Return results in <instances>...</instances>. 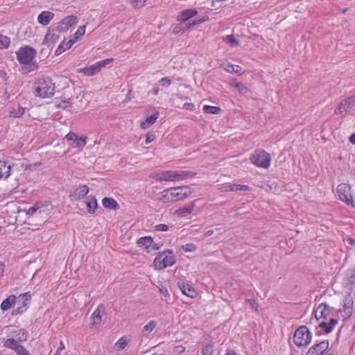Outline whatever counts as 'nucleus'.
Instances as JSON below:
<instances>
[{
    "instance_id": "nucleus-1",
    "label": "nucleus",
    "mask_w": 355,
    "mask_h": 355,
    "mask_svg": "<svg viewBox=\"0 0 355 355\" xmlns=\"http://www.w3.org/2000/svg\"><path fill=\"white\" fill-rule=\"evenodd\" d=\"M17 59L21 64L25 65L22 71L25 73L33 71L37 69L36 62H33L36 55V51L33 47L26 46L21 47L17 52Z\"/></svg>"
},
{
    "instance_id": "nucleus-2",
    "label": "nucleus",
    "mask_w": 355,
    "mask_h": 355,
    "mask_svg": "<svg viewBox=\"0 0 355 355\" xmlns=\"http://www.w3.org/2000/svg\"><path fill=\"white\" fill-rule=\"evenodd\" d=\"M35 96L46 98H51L55 94V84L49 77L39 78L33 86Z\"/></svg>"
},
{
    "instance_id": "nucleus-3",
    "label": "nucleus",
    "mask_w": 355,
    "mask_h": 355,
    "mask_svg": "<svg viewBox=\"0 0 355 355\" xmlns=\"http://www.w3.org/2000/svg\"><path fill=\"white\" fill-rule=\"evenodd\" d=\"M196 173L190 171H164L157 173L153 178L157 181H178L192 178Z\"/></svg>"
},
{
    "instance_id": "nucleus-4",
    "label": "nucleus",
    "mask_w": 355,
    "mask_h": 355,
    "mask_svg": "<svg viewBox=\"0 0 355 355\" xmlns=\"http://www.w3.org/2000/svg\"><path fill=\"white\" fill-rule=\"evenodd\" d=\"M175 263V258L171 250L159 252L154 259L153 264L156 269L162 270L172 266Z\"/></svg>"
},
{
    "instance_id": "nucleus-5",
    "label": "nucleus",
    "mask_w": 355,
    "mask_h": 355,
    "mask_svg": "<svg viewBox=\"0 0 355 355\" xmlns=\"http://www.w3.org/2000/svg\"><path fill=\"white\" fill-rule=\"evenodd\" d=\"M311 340L312 334L305 325L299 327L294 333L293 343L298 347H307Z\"/></svg>"
},
{
    "instance_id": "nucleus-6",
    "label": "nucleus",
    "mask_w": 355,
    "mask_h": 355,
    "mask_svg": "<svg viewBox=\"0 0 355 355\" xmlns=\"http://www.w3.org/2000/svg\"><path fill=\"white\" fill-rule=\"evenodd\" d=\"M250 160L258 167L268 168L270 165L271 157L270 154L264 150L257 149L251 155Z\"/></svg>"
},
{
    "instance_id": "nucleus-7",
    "label": "nucleus",
    "mask_w": 355,
    "mask_h": 355,
    "mask_svg": "<svg viewBox=\"0 0 355 355\" xmlns=\"http://www.w3.org/2000/svg\"><path fill=\"white\" fill-rule=\"evenodd\" d=\"M51 205L49 201H37L32 207H31L26 213L27 215L33 216L37 214L44 218H47L51 213Z\"/></svg>"
},
{
    "instance_id": "nucleus-8",
    "label": "nucleus",
    "mask_w": 355,
    "mask_h": 355,
    "mask_svg": "<svg viewBox=\"0 0 355 355\" xmlns=\"http://www.w3.org/2000/svg\"><path fill=\"white\" fill-rule=\"evenodd\" d=\"M339 199L352 207H355L353 197L351 193V187L345 183H341L338 185L336 189Z\"/></svg>"
},
{
    "instance_id": "nucleus-9",
    "label": "nucleus",
    "mask_w": 355,
    "mask_h": 355,
    "mask_svg": "<svg viewBox=\"0 0 355 355\" xmlns=\"http://www.w3.org/2000/svg\"><path fill=\"white\" fill-rule=\"evenodd\" d=\"M355 106V94L343 99L335 108L334 113L341 116H345L346 114Z\"/></svg>"
},
{
    "instance_id": "nucleus-10",
    "label": "nucleus",
    "mask_w": 355,
    "mask_h": 355,
    "mask_svg": "<svg viewBox=\"0 0 355 355\" xmlns=\"http://www.w3.org/2000/svg\"><path fill=\"white\" fill-rule=\"evenodd\" d=\"M78 23V18L76 15H69L62 19V20L58 23L56 31L59 32H64L69 30L73 26H75Z\"/></svg>"
},
{
    "instance_id": "nucleus-11",
    "label": "nucleus",
    "mask_w": 355,
    "mask_h": 355,
    "mask_svg": "<svg viewBox=\"0 0 355 355\" xmlns=\"http://www.w3.org/2000/svg\"><path fill=\"white\" fill-rule=\"evenodd\" d=\"M169 189L171 193L173 202L184 199L187 198L189 196H190L191 193V191H187L188 189L187 186L171 187Z\"/></svg>"
},
{
    "instance_id": "nucleus-12",
    "label": "nucleus",
    "mask_w": 355,
    "mask_h": 355,
    "mask_svg": "<svg viewBox=\"0 0 355 355\" xmlns=\"http://www.w3.org/2000/svg\"><path fill=\"white\" fill-rule=\"evenodd\" d=\"M353 297L350 293L347 294L343 300V309L340 311L344 313L343 318L345 320L349 318L353 312Z\"/></svg>"
},
{
    "instance_id": "nucleus-13",
    "label": "nucleus",
    "mask_w": 355,
    "mask_h": 355,
    "mask_svg": "<svg viewBox=\"0 0 355 355\" xmlns=\"http://www.w3.org/2000/svg\"><path fill=\"white\" fill-rule=\"evenodd\" d=\"M331 307L325 302H322L313 311L316 320L326 319L330 314Z\"/></svg>"
},
{
    "instance_id": "nucleus-14",
    "label": "nucleus",
    "mask_w": 355,
    "mask_h": 355,
    "mask_svg": "<svg viewBox=\"0 0 355 355\" xmlns=\"http://www.w3.org/2000/svg\"><path fill=\"white\" fill-rule=\"evenodd\" d=\"M329 347V341L323 340L313 345L308 350L306 355H322Z\"/></svg>"
},
{
    "instance_id": "nucleus-15",
    "label": "nucleus",
    "mask_w": 355,
    "mask_h": 355,
    "mask_svg": "<svg viewBox=\"0 0 355 355\" xmlns=\"http://www.w3.org/2000/svg\"><path fill=\"white\" fill-rule=\"evenodd\" d=\"M178 286L181 292L186 296L190 298H195L196 297L197 292L190 284L180 282L178 283Z\"/></svg>"
},
{
    "instance_id": "nucleus-16",
    "label": "nucleus",
    "mask_w": 355,
    "mask_h": 355,
    "mask_svg": "<svg viewBox=\"0 0 355 355\" xmlns=\"http://www.w3.org/2000/svg\"><path fill=\"white\" fill-rule=\"evenodd\" d=\"M344 286L352 291L355 284V268L349 269L346 272L343 282Z\"/></svg>"
},
{
    "instance_id": "nucleus-17",
    "label": "nucleus",
    "mask_w": 355,
    "mask_h": 355,
    "mask_svg": "<svg viewBox=\"0 0 355 355\" xmlns=\"http://www.w3.org/2000/svg\"><path fill=\"white\" fill-rule=\"evenodd\" d=\"M77 41L76 38H70L69 41L67 42L66 39H64L63 41L59 44L57 47L55 55H59L64 52L66 50L70 49L71 46Z\"/></svg>"
},
{
    "instance_id": "nucleus-18",
    "label": "nucleus",
    "mask_w": 355,
    "mask_h": 355,
    "mask_svg": "<svg viewBox=\"0 0 355 355\" xmlns=\"http://www.w3.org/2000/svg\"><path fill=\"white\" fill-rule=\"evenodd\" d=\"M3 347L10 349L17 354L24 347L19 342L14 338H8L3 342Z\"/></svg>"
},
{
    "instance_id": "nucleus-19",
    "label": "nucleus",
    "mask_w": 355,
    "mask_h": 355,
    "mask_svg": "<svg viewBox=\"0 0 355 355\" xmlns=\"http://www.w3.org/2000/svg\"><path fill=\"white\" fill-rule=\"evenodd\" d=\"M88 192L89 187L87 185H79L75 189L72 196L76 200H80L84 198L87 195Z\"/></svg>"
},
{
    "instance_id": "nucleus-20",
    "label": "nucleus",
    "mask_w": 355,
    "mask_h": 355,
    "mask_svg": "<svg viewBox=\"0 0 355 355\" xmlns=\"http://www.w3.org/2000/svg\"><path fill=\"white\" fill-rule=\"evenodd\" d=\"M54 13L50 11H42L40 14H39L37 17V21L43 25H48L50 21L53 19Z\"/></svg>"
},
{
    "instance_id": "nucleus-21",
    "label": "nucleus",
    "mask_w": 355,
    "mask_h": 355,
    "mask_svg": "<svg viewBox=\"0 0 355 355\" xmlns=\"http://www.w3.org/2000/svg\"><path fill=\"white\" fill-rule=\"evenodd\" d=\"M197 15V10L195 9H186L181 11L177 17V20L180 22H186L187 20Z\"/></svg>"
},
{
    "instance_id": "nucleus-22",
    "label": "nucleus",
    "mask_w": 355,
    "mask_h": 355,
    "mask_svg": "<svg viewBox=\"0 0 355 355\" xmlns=\"http://www.w3.org/2000/svg\"><path fill=\"white\" fill-rule=\"evenodd\" d=\"M105 312V307L103 305L100 304L97 306L95 311L91 315V319L92 320V324H99L101 322V313Z\"/></svg>"
},
{
    "instance_id": "nucleus-23",
    "label": "nucleus",
    "mask_w": 355,
    "mask_h": 355,
    "mask_svg": "<svg viewBox=\"0 0 355 355\" xmlns=\"http://www.w3.org/2000/svg\"><path fill=\"white\" fill-rule=\"evenodd\" d=\"M153 239L151 236H143L138 239L137 244L139 247H144L147 252H150Z\"/></svg>"
},
{
    "instance_id": "nucleus-24",
    "label": "nucleus",
    "mask_w": 355,
    "mask_h": 355,
    "mask_svg": "<svg viewBox=\"0 0 355 355\" xmlns=\"http://www.w3.org/2000/svg\"><path fill=\"white\" fill-rule=\"evenodd\" d=\"M85 203L87 205V212L92 214H94L98 207L97 201L95 197L93 196H89L86 198Z\"/></svg>"
},
{
    "instance_id": "nucleus-25",
    "label": "nucleus",
    "mask_w": 355,
    "mask_h": 355,
    "mask_svg": "<svg viewBox=\"0 0 355 355\" xmlns=\"http://www.w3.org/2000/svg\"><path fill=\"white\" fill-rule=\"evenodd\" d=\"M11 166L6 162L0 160V179H6L10 175Z\"/></svg>"
},
{
    "instance_id": "nucleus-26",
    "label": "nucleus",
    "mask_w": 355,
    "mask_h": 355,
    "mask_svg": "<svg viewBox=\"0 0 355 355\" xmlns=\"http://www.w3.org/2000/svg\"><path fill=\"white\" fill-rule=\"evenodd\" d=\"M222 67L223 69L227 72L230 73H235L238 76L241 75L244 72L241 67L239 65L232 64L230 62L226 65L223 64Z\"/></svg>"
},
{
    "instance_id": "nucleus-27",
    "label": "nucleus",
    "mask_w": 355,
    "mask_h": 355,
    "mask_svg": "<svg viewBox=\"0 0 355 355\" xmlns=\"http://www.w3.org/2000/svg\"><path fill=\"white\" fill-rule=\"evenodd\" d=\"M195 201L191 202L187 206L182 207L175 211V214L179 216H185L191 214L195 207Z\"/></svg>"
},
{
    "instance_id": "nucleus-28",
    "label": "nucleus",
    "mask_w": 355,
    "mask_h": 355,
    "mask_svg": "<svg viewBox=\"0 0 355 355\" xmlns=\"http://www.w3.org/2000/svg\"><path fill=\"white\" fill-rule=\"evenodd\" d=\"M78 72L83 73L85 76H94V75L98 73L99 72V70H98L97 66L96 65V63H94L92 65L87 66L84 68L80 69L78 70Z\"/></svg>"
},
{
    "instance_id": "nucleus-29",
    "label": "nucleus",
    "mask_w": 355,
    "mask_h": 355,
    "mask_svg": "<svg viewBox=\"0 0 355 355\" xmlns=\"http://www.w3.org/2000/svg\"><path fill=\"white\" fill-rule=\"evenodd\" d=\"M16 302V297L14 295H10L8 296L6 299H5L1 304V309L3 311H8L11 308L12 305H14Z\"/></svg>"
},
{
    "instance_id": "nucleus-30",
    "label": "nucleus",
    "mask_w": 355,
    "mask_h": 355,
    "mask_svg": "<svg viewBox=\"0 0 355 355\" xmlns=\"http://www.w3.org/2000/svg\"><path fill=\"white\" fill-rule=\"evenodd\" d=\"M102 204L105 208L112 210H116L119 207V204L114 199L107 197L103 198Z\"/></svg>"
},
{
    "instance_id": "nucleus-31",
    "label": "nucleus",
    "mask_w": 355,
    "mask_h": 355,
    "mask_svg": "<svg viewBox=\"0 0 355 355\" xmlns=\"http://www.w3.org/2000/svg\"><path fill=\"white\" fill-rule=\"evenodd\" d=\"M159 116V112H156L153 114L147 117L144 121H142L141 123V128L144 130L148 128L150 125H152Z\"/></svg>"
},
{
    "instance_id": "nucleus-32",
    "label": "nucleus",
    "mask_w": 355,
    "mask_h": 355,
    "mask_svg": "<svg viewBox=\"0 0 355 355\" xmlns=\"http://www.w3.org/2000/svg\"><path fill=\"white\" fill-rule=\"evenodd\" d=\"M157 327V322L155 320L149 321L141 329V335L144 337H148L150 333Z\"/></svg>"
},
{
    "instance_id": "nucleus-33",
    "label": "nucleus",
    "mask_w": 355,
    "mask_h": 355,
    "mask_svg": "<svg viewBox=\"0 0 355 355\" xmlns=\"http://www.w3.org/2000/svg\"><path fill=\"white\" fill-rule=\"evenodd\" d=\"M230 191H250L251 188L248 185L233 184L228 186Z\"/></svg>"
},
{
    "instance_id": "nucleus-34",
    "label": "nucleus",
    "mask_w": 355,
    "mask_h": 355,
    "mask_svg": "<svg viewBox=\"0 0 355 355\" xmlns=\"http://www.w3.org/2000/svg\"><path fill=\"white\" fill-rule=\"evenodd\" d=\"M159 200H162L163 202L166 203L173 202L170 189H166L164 190L159 193Z\"/></svg>"
},
{
    "instance_id": "nucleus-35",
    "label": "nucleus",
    "mask_w": 355,
    "mask_h": 355,
    "mask_svg": "<svg viewBox=\"0 0 355 355\" xmlns=\"http://www.w3.org/2000/svg\"><path fill=\"white\" fill-rule=\"evenodd\" d=\"M128 340H129L127 339L126 336H122L114 344V349L116 351H120V350L125 349V347H126V345L128 344Z\"/></svg>"
},
{
    "instance_id": "nucleus-36",
    "label": "nucleus",
    "mask_w": 355,
    "mask_h": 355,
    "mask_svg": "<svg viewBox=\"0 0 355 355\" xmlns=\"http://www.w3.org/2000/svg\"><path fill=\"white\" fill-rule=\"evenodd\" d=\"M203 111L207 114H218L221 112V109L219 107L212 105H205L203 107Z\"/></svg>"
},
{
    "instance_id": "nucleus-37",
    "label": "nucleus",
    "mask_w": 355,
    "mask_h": 355,
    "mask_svg": "<svg viewBox=\"0 0 355 355\" xmlns=\"http://www.w3.org/2000/svg\"><path fill=\"white\" fill-rule=\"evenodd\" d=\"M202 355H213L214 352L213 343L209 342L205 343L202 349Z\"/></svg>"
},
{
    "instance_id": "nucleus-38",
    "label": "nucleus",
    "mask_w": 355,
    "mask_h": 355,
    "mask_svg": "<svg viewBox=\"0 0 355 355\" xmlns=\"http://www.w3.org/2000/svg\"><path fill=\"white\" fill-rule=\"evenodd\" d=\"M24 112L25 108L18 105L17 108L14 107L12 110L10 112V116L15 118H19L21 116Z\"/></svg>"
},
{
    "instance_id": "nucleus-39",
    "label": "nucleus",
    "mask_w": 355,
    "mask_h": 355,
    "mask_svg": "<svg viewBox=\"0 0 355 355\" xmlns=\"http://www.w3.org/2000/svg\"><path fill=\"white\" fill-rule=\"evenodd\" d=\"M10 43V37L0 34V49H8Z\"/></svg>"
},
{
    "instance_id": "nucleus-40",
    "label": "nucleus",
    "mask_w": 355,
    "mask_h": 355,
    "mask_svg": "<svg viewBox=\"0 0 355 355\" xmlns=\"http://www.w3.org/2000/svg\"><path fill=\"white\" fill-rule=\"evenodd\" d=\"M87 144V137L86 136H81V137H77L74 144L73 145L75 147L77 148H83Z\"/></svg>"
},
{
    "instance_id": "nucleus-41",
    "label": "nucleus",
    "mask_w": 355,
    "mask_h": 355,
    "mask_svg": "<svg viewBox=\"0 0 355 355\" xmlns=\"http://www.w3.org/2000/svg\"><path fill=\"white\" fill-rule=\"evenodd\" d=\"M159 86H162L163 87H168L171 84V80L169 77H164L162 78L157 83Z\"/></svg>"
},
{
    "instance_id": "nucleus-42",
    "label": "nucleus",
    "mask_w": 355,
    "mask_h": 355,
    "mask_svg": "<svg viewBox=\"0 0 355 355\" xmlns=\"http://www.w3.org/2000/svg\"><path fill=\"white\" fill-rule=\"evenodd\" d=\"M225 41L227 42V43H229L231 44V46H238L239 44V40H237L234 36L233 35H227L225 37Z\"/></svg>"
},
{
    "instance_id": "nucleus-43",
    "label": "nucleus",
    "mask_w": 355,
    "mask_h": 355,
    "mask_svg": "<svg viewBox=\"0 0 355 355\" xmlns=\"http://www.w3.org/2000/svg\"><path fill=\"white\" fill-rule=\"evenodd\" d=\"M113 61V59L112 58H107V59H105V60H102L101 61H98V62H95L96 63V65L97 66L99 71H101V69L105 67L107 64L111 63Z\"/></svg>"
},
{
    "instance_id": "nucleus-44",
    "label": "nucleus",
    "mask_w": 355,
    "mask_h": 355,
    "mask_svg": "<svg viewBox=\"0 0 355 355\" xmlns=\"http://www.w3.org/2000/svg\"><path fill=\"white\" fill-rule=\"evenodd\" d=\"M14 333L15 334L16 336H19L18 339L19 340H21H21H26L27 337H28V334H27V331L25 329H20L17 334V331H15Z\"/></svg>"
},
{
    "instance_id": "nucleus-45",
    "label": "nucleus",
    "mask_w": 355,
    "mask_h": 355,
    "mask_svg": "<svg viewBox=\"0 0 355 355\" xmlns=\"http://www.w3.org/2000/svg\"><path fill=\"white\" fill-rule=\"evenodd\" d=\"M31 295L30 292H26L23 294H21L18 297L19 302H22V304H24V303H26V302L31 300Z\"/></svg>"
},
{
    "instance_id": "nucleus-46",
    "label": "nucleus",
    "mask_w": 355,
    "mask_h": 355,
    "mask_svg": "<svg viewBox=\"0 0 355 355\" xmlns=\"http://www.w3.org/2000/svg\"><path fill=\"white\" fill-rule=\"evenodd\" d=\"M182 250L185 252H194L196 250V246L193 243H187L181 246Z\"/></svg>"
},
{
    "instance_id": "nucleus-47",
    "label": "nucleus",
    "mask_w": 355,
    "mask_h": 355,
    "mask_svg": "<svg viewBox=\"0 0 355 355\" xmlns=\"http://www.w3.org/2000/svg\"><path fill=\"white\" fill-rule=\"evenodd\" d=\"M26 306H27V304L24 303V304H22V306L13 309L12 312V315H17L23 313L24 311H26Z\"/></svg>"
},
{
    "instance_id": "nucleus-48",
    "label": "nucleus",
    "mask_w": 355,
    "mask_h": 355,
    "mask_svg": "<svg viewBox=\"0 0 355 355\" xmlns=\"http://www.w3.org/2000/svg\"><path fill=\"white\" fill-rule=\"evenodd\" d=\"M205 21H206V19L204 18V17L200 18V19H198V20H193L191 22H189V23L185 25L184 28L189 29L191 27H193V26L199 24H201V23L204 22Z\"/></svg>"
},
{
    "instance_id": "nucleus-49",
    "label": "nucleus",
    "mask_w": 355,
    "mask_h": 355,
    "mask_svg": "<svg viewBox=\"0 0 355 355\" xmlns=\"http://www.w3.org/2000/svg\"><path fill=\"white\" fill-rule=\"evenodd\" d=\"M236 89L243 95H245L249 92V89L243 83L236 84Z\"/></svg>"
},
{
    "instance_id": "nucleus-50",
    "label": "nucleus",
    "mask_w": 355,
    "mask_h": 355,
    "mask_svg": "<svg viewBox=\"0 0 355 355\" xmlns=\"http://www.w3.org/2000/svg\"><path fill=\"white\" fill-rule=\"evenodd\" d=\"M318 327L322 329L326 334H329L331 331V327L329 325V323L326 322L319 323Z\"/></svg>"
},
{
    "instance_id": "nucleus-51",
    "label": "nucleus",
    "mask_w": 355,
    "mask_h": 355,
    "mask_svg": "<svg viewBox=\"0 0 355 355\" xmlns=\"http://www.w3.org/2000/svg\"><path fill=\"white\" fill-rule=\"evenodd\" d=\"M85 27L84 26H80L76 32L71 36V38H76L77 40L79 37V35H83L85 33Z\"/></svg>"
},
{
    "instance_id": "nucleus-52",
    "label": "nucleus",
    "mask_w": 355,
    "mask_h": 355,
    "mask_svg": "<svg viewBox=\"0 0 355 355\" xmlns=\"http://www.w3.org/2000/svg\"><path fill=\"white\" fill-rule=\"evenodd\" d=\"M146 0H131V3L135 8H141L144 6Z\"/></svg>"
},
{
    "instance_id": "nucleus-53",
    "label": "nucleus",
    "mask_w": 355,
    "mask_h": 355,
    "mask_svg": "<svg viewBox=\"0 0 355 355\" xmlns=\"http://www.w3.org/2000/svg\"><path fill=\"white\" fill-rule=\"evenodd\" d=\"M78 135L76 133L70 132L66 135L65 138L67 141H73L74 143Z\"/></svg>"
},
{
    "instance_id": "nucleus-54",
    "label": "nucleus",
    "mask_w": 355,
    "mask_h": 355,
    "mask_svg": "<svg viewBox=\"0 0 355 355\" xmlns=\"http://www.w3.org/2000/svg\"><path fill=\"white\" fill-rule=\"evenodd\" d=\"M155 229L159 232H166L168 230V227L166 224H159L155 227Z\"/></svg>"
},
{
    "instance_id": "nucleus-55",
    "label": "nucleus",
    "mask_w": 355,
    "mask_h": 355,
    "mask_svg": "<svg viewBox=\"0 0 355 355\" xmlns=\"http://www.w3.org/2000/svg\"><path fill=\"white\" fill-rule=\"evenodd\" d=\"M185 351V347L182 345H177L173 348L174 353L181 354Z\"/></svg>"
},
{
    "instance_id": "nucleus-56",
    "label": "nucleus",
    "mask_w": 355,
    "mask_h": 355,
    "mask_svg": "<svg viewBox=\"0 0 355 355\" xmlns=\"http://www.w3.org/2000/svg\"><path fill=\"white\" fill-rule=\"evenodd\" d=\"M155 139V135L153 133L148 132L146 136V144H150Z\"/></svg>"
},
{
    "instance_id": "nucleus-57",
    "label": "nucleus",
    "mask_w": 355,
    "mask_h": 355,
    "mask_svg": "<svg viewBox=\"0 0 355 355\" xmlns=\"http://www.w3.org/2000/svg\"><path fill=\"white\" fill-rule=\"evenodd\" d=\"M159 85L156 83L153 85V87L150 91L148 92V94L151 93L152 94L157 96L159 93Z\"/></svg>"
},
{
    "instance_id": "nucleus-58",
    "label": "nucleus",
    "mask_w": 355,
    "mask_h": 355,
    "mask_svg": "<svg viewBox=\"0 0 355 355\" xmlns=\"http://www.w3.org/2000/svg\"><path fill=\"white\" fill-rule=\"evenodd\" d=\"M195 105L191 103H185L182 108L187 110H193Z\"/></svg>"
},
{
    "instance_id": "nucleus-59",
    "label": "nucleus",
    "mask_w": 355,
    "mask_h": 355,
    "mask_svg": "<svg viewBox=\"0 0 355 355\" xmlns=\"http://www.w3.org/2000/svg\"><path fill=\"white\" fill-rule=\"evenodd\" d=\"M245 302L247 304H248L253 309L258 307V304L256 303V301L254 300L247 299L245 300Z\"/></svg>"
},
{
    "instance_id": "nucleus-60",
    "label": "nucleus",
    "mask_w": 355,
    "mask_h": 355,
    "mask_svg": "<svg viewBox=\"0 0 355 355\" xmlns=\"http://www.w3.org/2000/svg\"><path fill=\"white\" fill-rule=\"evenodd\" d=\"M328 323L329 325L331 327V329L332 331L335 325L338 323V320L336 319L331 318L330 319L329 322Z\"/></svg>"
},
{
    "instance_id": "nucleus-61",
    "label": "nucleus",
    "mask_w": 355,
    "mask_h": 355,
    "mask_svg": "<svg viewBox=\"0 0 355 355\" xmlns=\"http://www.w3.org/2000/svg\"><path fill=\"white\" fill-rule=\"evenodd\" d=\"M159 292L165 297L169 296V293H168L167 289L166 288H164V287L159 288Z\"/></svg>"
},
{
    "instance_id": "nucleus-62",
    "label": "nucleus",
    "mask_w": 355,
    "mask_h": 355,
    "mask_svg": "<svg viewBox=\"0 0 355 355\" xmlns=\"http://www.w3.org/2000/svg\"><path fill=\"white\" fill-rule=\"evenodd\" d=\"M69 101H62V103L58 105V107L66 109L67 107H69Z\"/></svg>"
},
{
    "instance_id": "nucleus-63",
    "label": "nucleus",
    "mask_w": 355,
    "mask_h": 355,
    "mask_svg": "<svg viewBox=\"0 0 355 355\" xmlns=\"http://www.w3.org/2000/svg\"><path fill=\"white\" fill-rule=\"evenodd\" d=\"M17 354V355H31L29 352L24 347L22 349V350L19 351Z\"/></svg>"
},
{
    "instance_id": "nucleus-64",
    "label": "nucleus",
    "mask_w": 355,
    "mask_h": 355,
    "mask_svg": "<svg viewBox=\"0 0 355 355\" xmlns=\"http://www.w3.org/2000/svg\"><path fill=\"white\" fill-rule=\"evenodd\" d=\"M5 270V264L3 262L0 261V277L3 276Z\"/></svg>"
}]
</instances>
